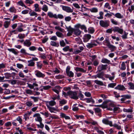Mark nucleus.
Masks as SVG:
<instances>
[{"label": "nucleus", "instance_id": "72a5a7b5", "mask_svg": "<svg viewBox=\"0 0 134 134\" xmlns=\"http://www.w3.org/2000/svg\"><path fill=\"white\" fill-rule=\"evenodd\" d=\"M132 109H133L132 108H131L130 109H126L124 108L123 109V111H124L125 112L131 113L133 111Z\"/></svg>", "mask_w": 134, "mask_h": 134}, {"label": "nucleus", "instance_id": "9b49d317", "mask_svg": "<svg viewBox=\"0 0 134 134\" xmlns=\"http://www.w3.org/2000/svg\"><path fill=\"white\" fill-rule=\"evenodd\" d=\"M111 14L114 15V16L118 19H122L124 18V16L119 13H117L115 14L111 13Z\"/></svg>", "mask_w": 134, "mask_h": 134}, {"label": "nucleus", "instance_id": "9d476101", "mask_svg": "<svg viewBox=\"0 0 134 134\" xmlns=\"http://www.w3.org/2000/svg\"><path fill=\"white\" fill-rule=\"evenodd\" d=\"M115 89L120 91H124L126 89V88L124 85H118L115 88Z\"/></svg>", "mask_w": 134, "mask_h": 134}, {"label": "nucleus", "instance_id": "c9c22d12", "mask_svg": "<svg viewBox=\"0 0 134 134\" xmlns=\"http://www.w3.org/2000/svg\"><path fill=\"white\" fill-rule=\"evenodd\" d=\"M10 23V20L9 21H5L4 24V27L5 28H7Z\"/></svg>", "mask_w": 134, "mask_h": 134}, {"label": "nucleus", "instance_id": "49530a36", "mask_svg": "<svg viewBox=\"0 0 134 134\" xmlns=\"http://www.w3.org/2000/svg\"><path fill=\"white\" fill-rule=\"evenodd\" d=\"M9 11L11 12H14L16 13V10L14 7H10L9 9Z\"/></svg>", "mask_w": 134, "mask_h": 134}, {"label": "nucleus", "instance_id": "1a4fd4ad", "mask_svg": "<svg viewBox=\"0 0 134 134\" xmlns=\"http://www.w3.org/2000/svg\"><path fill=\"white\" fill-rule=\"evenodd\" d=\"M46 105L47 107V105L49 106H52L55 105L56 104V102L54 100L46 101Z\"/></svg>", "mask_w": 134, "mask_h": 134}, {"label": "nucleus", "instance_id": "0eeeda50", "mask_svg": "<svg viewBox=\"0 0 134 134\" xmlns=\"http://www.w3.org/2000/svg\"><path fill=\"white\" fill-rule=\"evenodd\" d=\"M66 29L67 30V31H68V34H69V36H70L72 35V34L74 32V29L72 28L71 26H69V27H68L66 26ZM68 35V34H67Z\"/></svg>", "mask_w": 134, "mask_h": 134}, {"label": "nucleus", "instance_id": "13d9d810", "mask_svg": "<svg viewBox=\"0 0 134 134\" xmlns=\"http://www.w3.org/2000/svg\"><path fill=\"white\" fill-rule=\"evenodd\" d=\"M26 93L28 94H33V92L29 89H27L25 90Z\"/></svg>", "mask_w": 134, "mask_h": 134}, {"label": "nucleus", "instance_id": "6e6552de", "mask_svg": "<svg viewBox=\"0 0 134 134\" xmlns=\"http://www.w3.org/2000/svg\"><path fill=\"white\" fill-rule=\"evenodd\" d=\"M95 42H97V41H92L91 43H88L86 45V47L88 48H90L93 47L94 46H97V44L94 43Z\"/></svg>", "mask_w": 134, "mask_h": 134}, {"label": "nucleus", "instance_id": "c756f323", "mask_svg": "<svg viewBox=\"0 0 134 134\" xmlns=\"http://www.w3.org/2000/svg\"><path fill=\"white\" fill-rule=\"evenodd\" d=\"M94 82L97 84L100 85L102 86L103 85V82L100 81L96 80L94 81Z\"/></svg>", "mask_w": 134, "mask_h": 134}, {"label": "nucleus", "instance_id": "ddd939ff", "mask_svg": "<svg viewBox=\"0 0 134 134\" xmlns=\"http://www.w3.org/2000/svg\"><path fill=\"white\" fill-rule=\"evenodd\" d=\"M60 87L59 86H57L52 89V90L54 92L56 93L57 94H59V92L60 90Z\"/></svg>", "mask_w": 134, "mask_h": 134}, {"label": "nucleus", "instance_id": "bf43d9fd", "mask_svg": "<svg viewBox=\"0 0 134 134\" xmlns=\"http://www.w3.org/2000/svg\"><path fill=\"white\" fill-rule=\"evenodd\" d=\"M121 100L122 101L121 103H125L126 104H128L130 103L131 101L130 100H128L126 102H124V101L125 100V99L124 98H121Z\"/></svg>", "mask_w": 134, "mask_h": 134}, {"label": "nucleus", "instance_id": "680f3d73", "mask_svg": "<svg viewBox=\"0 0 134 134\" xmlns=\"http://www.w3.org/2000/svg\"><path fill=\"white\" fill-rule=\"evenodd\" d=\"M70 47L69 46H67L64 47L63 49V50L64 52H67L69 49Z\"/></svg>", "mask_w": 134, "mask_h": 134}, {"label": "nucleus", "instance_id": "58836bf2", "mask_svg": "<svg viewBox=\"0 0 134 134\" xmlns=\"http://www.w3.org/2000/svg\"><path fill=\"white\" fill-rule=\"evenodd\" d=\"M126 69V65L125 64V63L123 62L121 64V66L120 68V69L122 70H124Z\"/></svg>", "mask_w": 134, "mask_h": 134}, {"label": "nucleus", "instance_id": "f257e3e1", "mask_svg": "<svg viewBox=\"0 0 134 134\" xmlns=\"http://www.w3.org/2000/svg\"><path fill=\"white\" fill-rule=\"evenodd\" d=\"M68 96L71 98L74 99H78L79 97L77 96V92L76 91H69L67 92Z\"/></svg>", "mask_w": 134, "mask_h": 134}, {"label": "nucleus", "instance_id": "0e129e2a", "mask_svg": "<svg viewBox=\"0 0 134 134\" xmlns=\"http://www.w3.org/2000/svg\"><path fill=\"white\" fill-rule=\"evenodd\" d=\"M30 14V16H35V17H36L37 16V14L34 12H31Z\"/></svg>", "mask_w": 134, "mask_h": 134}, {"label": "nucleus", "instance_id": "ea45409f", "mask_svg": "<svg viewBox=\"0 0 134 134\" xmlns=\"http://www.w3.org/2000/svg\"><path fill=\"white\" fill-rule=\"evenodd\" d=\"M56 34L57 36L63 38L64 37L63 34L59 32H56Z\"/></svg>", "mask_w": 134, "mask_h": 134}, {"label": "nucleus", "instance_id": "dca6fc26", "mask_svg": "<svg viewBox=\"0 0 134 134\" xmlns=\"http://www.w3.org/2000/svg\"><path fill=\"white\" fill-rule=\"evenodd\" d=\"M47 15L49 18H57V14H54L53 13L51 12H49L47 13Z\"/></svg>", "mask_w": 134, "mask_h": 134}, {"label": "nucleus", "instance_id": "20e7f679", "mask_svg": "<svg viewBox=\"0 0 134 134\" xmlns=\"http://www.w3.org/2000/svg\"><path fill=\"white\" fill-rule=\"evenodd\" d=\"M61 7H62V9L68 13H72L73 12V9H71V8L68 6H63L61 5Z\"/></svg>", "mask_w": 134, "mask_h": 134}, {"label": "nucleus", "instance_id": "473e14b6", "mask_svg": "<svg viewBox=\"0 0 134 134\" xmlns=\"http://www.w3.org/2000/svg\"><path fill=\"white\" fill-rule=\"evenodd\" d=\"M108 47L109 48L111 49V52H113L114 51L115 49H116V47L115 46L111 45L110 44L108 45Z\"/></svg>", "mask_w": 134, "mask_h": 134}, {"label": "nucleus", "instance_id": "393cba45", "mask_svg": "<svg viewBox=\"0 0 134 134\" xmlns=\"http://www.w3.org/2000/svg\"><path fill=\"white\" fill-rule=\"evenodd\" d=\"M24 45L27 47H29L31 44V43L29 40H26L24 43Z\"/></svg>", "mask_w": 134, "mask_h": 134}, {"label": "nucleus", "instance_id": "a211bd4d", "mask_svg": "<svg viewBox=\"0 0 134 134\" xmlns=\"http://www.w3.org/2000/svg\"><path fill=\"white\" fill-rule=\"evenodd\" d=\"M75 35L78 36L81 33V31L78 29H74V32Z\"/></svg>", "mask_w": 134, "mask_h": 134}, {"label": "nucleus", "instance_id": "a878e982", "mask_svg": "<svg viewBox=\"0 0 134 134\" xmlns=\"http://www.w3.org/2000/svg\"><path fill=\"white\" fill-rule=\"evenodd\" d=\"M51 45L52 46L58 47L59 46V43L58 42L56 43L54 41H51Z\"/></svg>", "mask_w": 134, "mask_h": 134}, {"label": "nucleus", "instance_id": "b1692460", "mask_svg": "<svg viewBox=\"0 0 134 134\" xmlns=\"http://www.w3.org/2000/svg\"><path fill=\"white\" fill-rule=\"evenodd\" d=\"M107 103L106 102H104L102 105L99 106L97 105V106H99L102 107L103 108H107ZM95 106H96L95 105Z\"/></svg>", "mask_w": 134, "mask_h": 134}, {"label": "nucleus", "instance_id": "f03ea898", "mask_svg": "<svg viewBox=\"0 0 134 134\" xmlns=\"http://www.w3.org/2000/svg\"><path fill=\"white\" fill-rule=\"evenodd\" d=\"M100 25L104 28H107L109 25V22L108 20H101L99 21Z\"/></svg>", "mask_w": 134, "mask_h": 134}, {"label": "nucleus", "instance_id": "bb28decb", "mask_svg": "<svg viewBox=\"0 0 134 134\" xmlns=\"http://www.w3.org/2000/svg\"><path fill=\"white\" fill-rule=\"evenodd\" d=\"M34 7L35 8V12H40L41 11L39 7V5L38 4H36L34 5Z\"/></svg>", "mask_w": 134, "mask_h": 134}, {"label": "nucleus", "instance_id": "de8ad7c7", "mask_svg": "<svg viewBox=\"0 0 134 134\" xmlns=\"http://www.w3.org/2000/svg\"><path fill=\"white\" fill-rule=\"evenodd\" d=\"M16 120L18 121L20 124H22V119L20 116H18L17 118H16Z\"/></svg>", "mask_w": 134, "mask_h": 134}, {"label": "nucleus", "instance_id": "338daca9", "mask_svg": "<svg viewBox=\"0 0 134 134\" xmlns=\"http://www.w3.org/2000/svg\"><path fill=\"white\" fill-rule=\"evenodd\" d=\"M113 126L114 127L116 128L118 130H120L121 129V127L120 126H119L116 124H114Z\"/></svg>", "mask_w": 134, "mask_h": 134}, {"label": "nucleus", "instance_id": "423d86ee", "mask_svg": "<svg viewBox=\"0 0 134 134\" xmlns=\"http://www.w3.org/2000/svg\"><path fill=\"white\" fill-rule=\"evenodd\" d=\"M36 75L39 77L43 78L45 76V75L44 74H42L40 71L38 70H36L35 72Z\"/></svg>", "mask_w": 134, "mask_h": 134}, {"label": "nucleus", "instance_id": "6e6d98bb", "mask_svg": "<svg viewBox=\"0 0 134 134\" xmlns=\"http://www.w3.org/2000/svg\"><path fill=\"white\" fill-rule=\"evenodd\" d=\"M128 9L130 13L132 12V11L134 10V6L132 5L130 7H129Z\"/></svg>", "mask_w": 134, "mask_h": 134}, {"label": "nucleus", "instance_id": "4468645a", "mask_svg": "<svg viewBox=\"0 0 134 134\" xmlns=\"http://www.w3.org/2000/svg\"><path fill=\"white\" fill-rule=\"evenodd\" d=\"M7 50L10 52H11L15 55H17L19 53L18 51L14 48H8Z\"/></svg>", "mask_w": 134, "mask_h": 134}, {"label": "nucleus", "instance_id": "f8f14e48", "mask_svg": "<svg viewBox=\"0 0 134 134\" xmlns=\"http://www.w3.org/2000/svg\"><path fill=\"white\" fill-rule=\"evenodd\" d=\"M102 122L104 124L107 125H109L110 126H113L112 122L111 121H109L107 119H103L102 120Z\"/></svg>", "mask_w": 134, "mask_h": 134}, {"label": "nucleus", "instance_id": "7c9ffc66", "mask_svg": "<svg viewBox=\"0 0 134 134\" xmlns=\"http://www.w3.org/2000/svg\"><path fill=\"white\" fill-rule=\"evenodd\" d=\"M66 73L67 75L69 77H74V74L71 71L67 72Z\"/></svg>", "mask_w": 134, "mask_h": 134}, {"label": "nucleus", "instance_id": "4d7b16f0", "mask_svg": "<svg viewBox=\"0 0 134 134\" xmlns=\"http://www.w3.org/2000/svg\"><path fill=\"white\" fill-rule=\"evenodd\" d=\"M121 97H124L125 99H130L131 98V96L130 95H123L121 96Z\"/></svg>", "mask_w": 134, "mask_h": 134}, {"label": "nucleus", "instance_id": "052dcab7", "mask_svg": "<svg viewBox=\"0 0 134 134\" xmlns=\"http://www.w3.org/2000/svg\"><path fill=\"white\" fill-rule=\"evenodd\" d=\"M116 85V83H110L108 85V86L109 87L113 88Z\"/></svg>", "mask_w": 134, "mask_h": 134}, {"label": "nucleus", "instance_id": "c03bdc74", "mask_svg": "<svg viewBox=\"0 0 134 134\" xmlns=\"http://www.w3.org/2000/svg\"><path fill=\"white\" fill-rule=\"evenodd\" d=\"M55 29L56 30H59L60 32H64V30L63 29L61 28L59 26H55Z\"/></svg>", "mask_w": 134, "mask_h": 134}, {"label": "nucleus", "instance_id": "e2e57ef3", "mask_svg": "<svg viewBox=\"0 0 134 134\" xmlns=\"http://www.w3.org/2000/svg\"><path fill=\"white\" fill-rule=\"evenodd\" d=\"M40 124H37V126L38 128H40L41 129H43L44 127V125L42 124V122H40Z\"/></svg>", "mask_w": 134, "mask_h": 134}, {"label": "nucleus", "instance_id": "69168bd1", "mask_svg": "<svg viewBox=\"0 0 134 134\" xmlns=\"http://www.w3.org/2000/svg\"><path fill=\"white\" fill-rule=\"evenodd\" d=\"M81 29L82 30H84V31L85 32H87V30L86 29V26L84 25H81Z\"/></svg>", "mask_w": 134, "mask_h": 134}, {"label": "nucleus", "instance_id": "2f4dec72", "mask_svg": "<svg viewBox=\"0 0 134 134\" xmlns=\"http://www.w3.org/2000/svg\"><path fill=\"white\" fill-rule=\"evenodd\" d=\"M94 110L95 112L96 113H98V115L100 116H101V114L100 112H101V110L99 108H96L94 109Z\"/></svg>", "mask_w": 134, "mask_h": 134}, {"label": "nucleus", "instance_id": "603ef678", "mask_svg": "<svg viewBox=\"0 0 134 134\" xmlns=\"http://www.w3.org/2000/svg\"><path fill=\"white\" fill-rule=\"evenodd\" d=\"M99 14L100 15V16L97 17V18L98 19H102L103 18V13L102 12H99Z\"/></svg>", "mask_w": 134, "mask_h": 134}, {"label": "nucleus", "instance_id": "412c9836", "mask_svg": "<svg viewBox=\"0 0 134 134\" xmlns=\"http://www.w3.org/2000/svg\"><path fill=\"white\" fill-rule=\"evenodd\" d=\"M98 77L104 80L105 78H104V73L103 72H101L97 74Z\"/></svg>", "mask_w": 134, "mask_h": 134}, {"label": "nucleus", "instance_id": "09e8293b", "mask_svg": "<svg viewBox=\"0 0 134 134\" xmlns=\"http://www.w3.org/2000/svg\"><path fill=\"white\" fill-rule=\"evenodd\" d=\"M65 76L63 75H59L55 76V78L58 79H62Z\"/></svg>", "mask_w": 134, "mask_h": 134}, {"label": "nucleus", "instance_id": "aec40b11", "mask_svg": "<svg viewBox=\"0 0 134 134\" xmlns=\"http://www.w3.org/2000/svg\"><path fill=\"white\" fill-rule=\"evenodd\" d=\"M27 85L28 86L30 89H33L34 87H37L38 86V84L36 83H33L32 85L28 83Z\"/></svg>", "mask_w": 134, "mask_h": 134}, {"label": "nucleus", "instance_id": "c85d7f7f", "mask_svg": "<svg viewBox=\"0 0 134 134\" xmlns=\"http://www.w3.org/2000/svg\"><path fill=\"white\" fill-rule=\"evenodd\" d=\"M47 108L51 113L54 112V111H56V109L54 107H52L47 105Z\"/></svg>", "mask_w": 134, "mask_h": 134}, {"label": "nucleus", "instance_id": "6ab92c4d", "mask_svg": "<svg viewBox=\"0 0 134 134\" xmlns=\"http://www.w3.org/2000/svg\"><path fill=\"white\" fill-rule=\"evenodd\" d=\"M85 100L86 101V102L87 103H92L93 104L95 102L92 99V97H91L89 98H86L85 99Z\"/></svg>", "mask_w": 134, "mask_h": 134}, {"label": "nucleus", "instance_id": "8fccbe9b", "mask_svg": "<svg viewBox=\"0 0 134 134\" xmlns=\"http://www.w3.org/2000/svg\"><path fill=\"white\" fill-rule=\"evenodd\" d=\"M4 75L5 76V77L7 79H9V77H10L12 76L11 74L8 73H5L4 74Z\"/></svg>", "mask_w": 134, "mask_h": 134}, {"label": "nucleus", "instance_id": "4c0bfd02", "mask_svg": "<svg viewBox=\"0 0 134 134\" xmlns=\"http://www.w3.org/2000/svg\"><path fill=\"white\" fill-rule=\"evenodd\" d=\"M104 7L108 9L109 10H110L111 9V7L109 4L108 2H107L105 4Z\"/></svg>", "mask_w": 134, "mask_h": 134}, {"label": "nucleus", "instance_id": "7ed1b4c3", "mask_svg": "<svg viewBox=\"0 0 134 134\" xmlns=\"http://www.w3.org/2000/svg\"><path fill=\"white\" fill-rule=\"evenodd\" d=\"M113 31L114 32H117L120 34L122 35L124 32V30L118 26H115L113 27Z\"/></svg>", "mask_w": 134, "mask_h": 134}, {"label": "nucleus", "instance_id": "774afa93", "mask_svg": "<svg viewBox=\"0 0 134 134\" xmlns=\"http://www.w3.org/2000/svg\"><path fill=\"white\" fill-rule=\"evenodd\" d=\"M18 37L20 39H23L25 37V35L24 34H19L18 35Z\"/></svg>", "mask_w": 134, "mask_h": 134}, {"label": "nucleus", "instance_id": "39448f33", "mask_svg": "<svg viewBox=\"0 0 134 134\" xmlns=\"http://www.w3.org/2000/svg\"><path fill=\"white\" fill-rule=\"evenodd\" d=\"M108 65H100L98 67V71L99 72L101 71L102 70H106L108 68Z\"/></svg>", "mask_w": 134, "mask_h": 134}, {"label": "nucleus", "instance_id": "cd10ccee", "mask_svg": "<svg viewBox=\"0 0 134 134\" xmlns=\"http://www.w3.org/2000/svg\"><path fill=\"white\" fill-rule=\"evenodd\" d=\"M59 105L60 106H62L63 105L65 104L67 102L66 100L65 99H63L62 100L60 101Z\"/></svg>", "mask_w": 134, "mask_h": 134}, {"label": "nucleus", "instance_id": "5701e85b", "mask_svg": "<svg viewBox=\"0 0 134 134\" xmlns=\"http://www.w3.org/2000/svg\"><path fill=\"white\" fill-rule=\"evenodd\" d=\"M29 64L28 65L29 66H35V63L33 61V60L28 61Z\"/></svg>", "mask_w": 134, "mask_h": 134}, {"label": "nucleus", "instance_id": "4be33fe9", "mask_svg": "<svg viewBox=\"0 0 134 134\" xmlns=\"http://www.w3.org/2000/svg\"><path fill=\"white\" fill-rule=\"evenodd\" d=\"M124 34L121 36L122 39H126L128 38L127 37V35L128 33L126 32L125 31H124Z\"/></svg>", "mask_w": 134, "mask_h": 134}, {"label": "nucleus", "instance_id": "2eb2a0df", "mask_svg": "<svg viewBox=\"0 0 134 134\" xmlns=\"http://www.w3.org/2000/svg\"><path fill=\"white\" fill-rule=\"evenodd\" d=\"M75 70L76 72L79 71L83 73H85L86 71V70H84L82 68L78 67H76L75 68Z\"/></svg>", "mask_w": 134, "mask_h": 134}, {"label": "nucleus", "instance_id": "3c124183", "mask_svg": "<svg viewBox=\"0 0 134 134\" xmlns=\"http://www.w3.org/2000/svg\"><path fill=\"white\" fill-rule=\"evenodd\" d=\"M61 115L62 118H65L66 119H70V118L69 116H66L64 114L62 113Z\"/></svg>", "mask_w": 134, "mask_h": 134}, {"label": "nucleus", "instance_id": "f3484780", "mask_svg": "<svg viewBox=\"0 0 134 134\" xmlns=\"http://www.w3.org/2000/svg\"><path fill=\"white\" fill-rule=\"evenodd\" d=\"M91 37V35L89 34L86 35L85 36L84 41L85 42L88 41Z\"/></svg>", "mask_w": 134, "mask_h": 134}, {"label": "nucleus", "instance_id": "e433bc0d", "mask_svg": "<svg viewBox=\"0 0 134 134\" xmlns=\"http://www.w3.org/2000/svg\"><path fill=\"white\" fill-rule=\"evenodd\" d=\"M90 11L92 13H97L98 12V9L96 8H93L90 9Z\"/></svg>", "mask_w": 134, "mask_h": 134}, {"label": "nucleus", "instance_id": "37998d69", "mask_svg": "<svg viewBox=\"0 0 134 134\" xmlns=\"http://www.w3.org/2000/svg\"><path fill=\"white\" fill-rule=\"evenodd\" d=\"M23 26V25L21 24V25L18 26L17 28V29L18 30V31L19 32H21L23 31V29L22 28V27Z\"/></svg>", "mask_w": 134, "mask_h": 134}, {"label": "nucleus", "instance_id": "f704fd0d", "mask_svg": "<svg viewBox=\"0 0 134 134\" xmlns=\"http://www.w3.org/2000/svg\"><path fill=\"white\" fill-rule=\"evenodd\" d=\"M101 62L103 63L109 64L110 62V61L107 59L103 58L102 59Z\"/></svg>", "mask_w": 134, "mask_h": 134}, {"label": "nucleus", "instance_id": "79ce46f5", "mask_svg": "<svg viewBox=\"0 0 134 134\" xmlns=\"http://www.w3.org/2000/svg\"><path fill=\"white\" fill-rule=\"evenodd\" d=\"M41 62H38L37 63V67L40 69H41L42 66L43 65L41 63Z\"/></svg>", "mask_w": 134, "mask_h": 134}, {"label": "nucleus", "instance_id": "a19ab883", "mask_svg": "<svg viewBox=\"0 0 134 134\" xmlns=\"http://www.w3.org/2000/svg\"><path fill=\"white\" fill-rule=\"evenodd\" d=\"M42 9L45 12H47L48 10V8L46 5L44 4L43 5Z\"/></svg>", "mask_w": 134, "mask_h": 134}, {"label": "nucleus", "instance_id": "5fc2aeb1", "mask_svg": "<svg viewBox=\"0 0 134 134\" xmlns=\"http://www.w3.org/2000/svg\"><path fill=\"white\" fill-rule=\"evenodd\" d=\"M110 21L111 23L114 25H116L118 24V22L114 19H111Z\"/></svg>", "mask_w": 134, "mask_h": 134}, {"label": "nucleus", "instance_id": "a18cd8bd", "mask_svg": "<svg viewBox=\"0 0 134 134\" xmlns=\"http://www.w3.org/2000/svg\"><path fill=\"white\" fill-rule=\"evenodd\" d=\"M128 85L130 87V89L132 90H134V85L132 82L128 83Z\"/></svg>", "mask_w": 134, "mask_h": 134}, {"label": "nucleus", "instance_id": "864d4df0", "mask_svg": "<svg viewBox=\"0 0 134 134\" xmlns=\"http://www.w3.org/2000/svg\"><path fill=\"white\" fill-rule=\"evenodd\" d=\"M60 44L61 46L62 47H64L66 45V44L63 40H62L60 41Z\"/></svg>", "mask_w": 134, "mask_h": 134}]
</instances>
